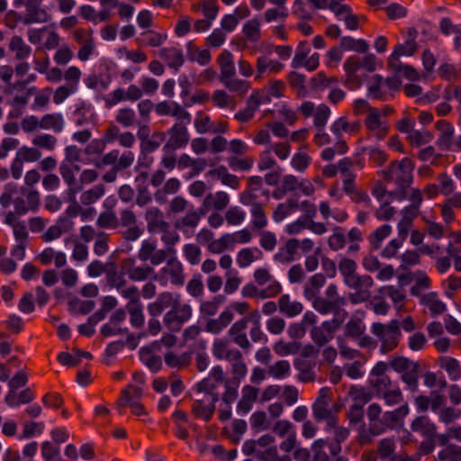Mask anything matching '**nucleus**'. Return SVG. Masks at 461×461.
I'll return each instance as SVG.
<instances>
[{"mask_svg":"<svg viewBox=\"0 0 461 461\" xmlns=\"http://www.w3.org/2000/svg\"><path fill=\"white\" fill-rule=\"evenodd\" d=\"M339 271L343 276L344 283L347 282L351 276H355L357 274L356 270L357 267V265L355 260L348 258H341V259L339 262Z\"/></svg>","mask_w":461,"mask_h":461,"instance_id":"nucleus-50","label":"nucleus"},{"mask_svg":"<svg viewBox=\"0 0 461 461\" xmlns=\"http://www.w3.org/2000/svg\"><path fill=\"white\" fill-rule=\"evenodd\" d=\"M390 367L401 375V380L405 384V390L415 393L419 390L420 366L406 357H393L389 361Z\"/></svg>","mask_w":461,"mask_h":461,"instance_id":"nucleus-4","label":"nucleus"},{"mask_svg":"<svg viewBox=\"0 0 461 461\" xmlns=\"http://www.w3.org/2000/svg\"><path fill=\"white\" fill-rule=\"evenodd\" d=\"M239 351L236 348L230 349L228 343L222 339H215L212 348V353L216 359H230V353Z\"/></svg>","mask_w":461,"mask_h":461,"instance_id":"nucleus-44","label":"nucleus"},{"mask_svg":"<svg viewBox=\"0 0 461 461\" xmlns=\"http://www.w3.org/2000/svg\"><path fill=\"white\" fill-rule=\"evenodd\" d=\"M12 203L18 216L24 215L38 209L40 194L37 190L19 186L16 183H7L0 195V204L3 208H8Z\"/></svg>","mask_w":461,"mask_h":461,"instance_id":"nucleus-1","label":"nucleus"},{"mask_svg":"<svg viewBox=\"0 0 461 461\" xmlns=\"http://www.w3.org/2000/svg\"><path fill=\"white\" fill-rule=\"evenodd\" d=\"M326 443L324 438H319L312 444V461H330L329 456L323 450L326 447Z\"/></svg>","mask_w":461,"mask_h":461,"instance_id":"nucleus-64","label":"nucleus"},{"mask_svg":"<svg viewBox=\"0 0 461 461\" xmlns=\"http://www.w3.org/2000/svg\"><path fill=\"white\" fill-rule=\"evenodd\" d=\"M192 307L187 304L175 306L164 315L163 322L165 326L172 332L179 331L183 325L192 317Z\"/></svg>","mask_w":461,"mask_h":461,"instance_id":"nucleus-8","label":"nucleus"},{"mask_svg":"<svg viewBox=\"0 0 461 461\" xmlns=\"http://www.w3.org/2000/svg\"><path fill=\"white\" fill-rule=\"evenodd\" d=\"M371 332L381 341V353L386 354L398 346L401 337L398 321L392 320L387 324L374 322L371 326Z\"/></svg>","mask_w":461,"mask_h":461,"instance_id":"nucleus-6","label":"nucleus"},{"mask_svg":"<svg viewBox=\"0 0 461 461\" xmlns=\"http://www.w3.org/2000/svg\"><path fill=\"white\" fill-rule=\"evenodd\" d=\"M284 65L277 60L267 59L266 57H259L257 60V77H259L267 70L271 72H279Z\"/></svg>","mask_w":461,"mask_h":461,"instance_id":"nucleus-41","label":"nucleus"},{"mask_svg":"<svg viewBox=\"0 0 461 461\" xmlns=\"http://www.w3.org/2000/svg\"><path fill=\"white\" fill-rule=\"evenodd\" d=\"M348 316V312L337 313L336 316H333L330 320L321 322V330H324L328 336L332 339L334 338V334L340 328Z\"/></svg>","mask_w":461,"mask_h":461,"instance_id":"nucleus-36","label":"nucleus"},{"mask_svg":"<svg viewBox=\"0 0 461 461\" xmlns=\"http://www.w3.org/2000/svg\"><path fill=\"white\" fill-rule=\"evenodd\" d=\"M249 310V303L246 302L230 303L216 319H210L206 322L205 330L212 334H219L233 320V311L243 314Z\"/></svg>","mask_w":461,"mask_h":461,"instance_id":"nucleus-7","label":"nucleus"},{"mask_svg":"<svg viewBox=\"0 0 461 461\" xmlns=\"http://www.w3.org/2000/svg\"><path fill=\"white\" fill-rule=\"evenodd\" d=\"M260 101L256 94H252L247 100V105L244 109L235 113V119L240 122H247L253 118L255 112L258 110Z\"/></svg>","mask_w":461,"mask_h":461,"instance_id":"nucleus-31","label":"nucleus"},{"mask_svg":"<svg viewBox=\"0 0 461 461\" xmlns=\"http://www.w3.org/2000/svg\"><path fill=\"white\" fill-rule=\"evenodd\" d=\"M339 46L343 51L353 50L358 53H364L368 49V43L365 40L354 39L349 36L342 37Z\"/></svg>","mask_w":461,"mask_h":461,"instance_id":"nucleus-34","label":"nucleus"},{"mask_svg":"<svg viewBox=\"0 0 461 461\" xmlns=\"http://www.w3.org/2000/svg\"><path fill=\"white\" fill-rule=\"evenodd\" d=\"M16 155L23 162H36L41 158V152L38 149L27 146L21 147Z\"/></svg>","mask_w":461,"mask_h":461,"instance_id":"nucleus-62","label":"nucleus"},{"mask_svg":"<svg viewBox=\"0 0 461 461\" xmlns=\"http://www.w3.org/2000/svg\"><path fill=\"white\" fill-rule=\"evenodd\" d=\"M416 33L417 31H408L407 38L404 42L396 45L393 53L389 57L388 62L390 65H394V61H399L400 57L411 56L416 51Z\"/></svg>","mask_w":461,"mask_h":461,"instance_id":"nucleus-15","label":"nucleus"},{"mask_svg":"<svg viewBox=\"0 0 461 461\" xmlns=\"http://www.w3.org/2000/svg\"><path fill=\"white\" fill-rule=\"evenodd\" d=\"M65 126L63 115L59 113H47L40 121V128L43 130H53L55 132H61Z\"/></svg>","mask_w":461,"mask_h":461,"instance_id":"nucleus-25","label":"nucleus"},{"mask_svg":"<svg viewBox=\"0 0 461 461\" xmlns=\"http://www.w3.org/2000/svg\"><path fill=\"white\" fill-rule=\"evenodd\" d=\"M366 330V326L358 318H351L344 327V336L347 338H360Z\"/></svg>","mask_w":461,"mask_h":461,"instance_id":"nucleus-38","label":"nucleus"},{"mask_svg":"<svg viewBox=\"0 0 461 461\" xmlns=\"http://www.w3.org/2000/svg\"><path fill=\"white\" fill-rule=\"evenodd\" d=\"M168 140L163 146V149L176 150L185 147L189 141V134L186 126L183 122L175 123L167 130Z\"/></svg>","mask_w":461,"mask_h":461,"instance_id":"nucleus-11","label":"nucleus"},{"mask_svg":"<svg viewBox=\"0 0 461 461\" xmlns=\"http://www.w3.org/2000/svg\"><path fill=\"white\" fill-rule=\"evenodd\" d=\"M254 251L257 252L259 256L262 255V252L258 248H245L241 249L238 252L236 261L240 267H247L254 261Z\"/></svg>","mask_w":461,"mask_h":461,"instance_id":"nucleus-52","label":"nucleus"},{"mask_svg":"<svg viewBox=\"0 0 461 461\" xmlns=\"http://www.w3.org/2000/svg\"><path fill=\"white\" fill-rule=\"evenodd\" d=\"M346 238L344 230L340 226H336L333 229V234L328 240L329 247L333 251H338L344 248Z\"/></svg>","mask_w":461,"mask_h":461,"instance_id":"nucleus-47","label":"nucleus"},{"mask_svg":"<svg viewBox=\"0 0 461 461\" xmlns=\"http://www.w3.org/2000/svg\"><path fill=\"white\" fill-rule=\"evenodd\" d=\"M249 9L246 5L238 6L233 14H226L221 19V29H234L240 21L247 18Z\"/></svg>","mask_w":461,"mask_h":461,"instance_id":"nucleus-24","label":"nucleus"},{"mask_svg":"<svg viewBox=\"0 0 461 461\" xmlns=\"http://www.w3.org/2000/svg\"><path fill=\"white\" fill-rule=\"evenodd\" d=\"M41 0H32L26 6V14L23 16V24L29 25L35 23H46L49 20L47 11L41 8Z\"/></svg>","mask_w":461,"mask_h":461,"instance_id":"nucleus-17","label":"nucleus"},{"mask_svg":"<svg viewBox=\"0 0 461 461\" xmlns=\"http://www.w3.org/2000/svg\"><path fill=\"white\" fill-rule=\"evenodd\" d=\"M122 270L134 282L145 281L150 275H153V280H158V275L151 267L137 266L136 260L131 258L122 260Z\"/></svg>","mask_w":461,"mask_h":461,"instance_id":"nucleus-13","label":"nucleus"},{"mask_svg":"<svg viewBox=\"0 0 461 461\" xmlns=\"http://www.w3.org/2000/svg\"><path fill=\"white\" fill-rule=\"evenodd\" d=\"M420 304L428 307L432 316L442 314L447 310L446 303L438 298L435 292L423 294L420 298Z\"/></svg>","mask_w":461,"mask_h":461,"instance_id":"nucleus-23","label":"nucleus"},{"mask_svg":"<svg viewBox=\"0 0 461 461\" xmlns=\"http://www.w3.org/2000/svg\"><path fill=\"white\" fill-rule=\"evenodd\" d=\"M345 285L356 291V294H351L350 300L353 303H358L369 299L371 295L369 289L373 286L374 282L368 275L359 276L356 274L345 282Z\"/></svg>","mask_w":461,"mask_h":461,"instance_id":"nucleus-9","label":"nucleus"},{"mask_svg":"<svg viewBox=\"0 0 461 461\" xmlns=\"http://www.w3.org/2000/svg\"><path fill=\"white\" fill-rule=\"evenodd\" d=\"M437 129L440 131L437 144L441 149H449L454 135V127L445 120H440L436 123Z\"/></svg>","mask_w":461,"mask_h":461,"instance_id":"nucleus-22","label":"nucleus"},{"mask_svg":"<svg viewBox=\"0 0 461 461\" xmlns=\"http://www.w3.org/2000/svg\"><path fill=\"white\" fill-rule=\"evenodd\" d=\"M347 304L345 297H337L334 299L323 298L321 296L316 297L312 302V307L321 315H328L332 313L336 316L337 313L348 312L344 306Z\"/></svg>","mask_w":461,"mask_h":461,"instance_id":"nucleus-12","label":"nucleus"},{"mask_svg":"<svg viewBox=\"0 0 461 461\" xmlns=\"http://www.w3.org/2000/svg\"><path fill=\"white\" fill-rule=\"evenodd\" d=\"M156 225L161 230L162 236L161 240L166 247H173L179 241V234L170 229L169 223L160 219L156 221Z\"/></svg>","mask_w":461,"mask_h":461,"instance_id":"nucleus-32","label":"nucleus"},{"mask_svg":"<svg viewBox=\"0 0 461 461\" xmlns=\"http://www.w3.org/2000/svg\"><path fill=\"white\" fill-rule=\"evenodd\" d=\"M377 398L383 399L387 406H394L403 402V394L399 387L389 389Z\"/></svg>","mask_w":461,"mask_h":461,"instance_id":"nucleus-57","label":"nucleus"},{"mask_svg":"<svg viewBox=\"0 0 461 461\" xmlns=\"http://www.w3.org/2000/svg\"><path fill=\"white\" fill-rule=\"evenodd\" d=\"M116 122L124 127H131L136 122V114L133 109L121 108L115 117Z\"/></svg>","mask_w":461,"mask_h":461,"instance_id":"nucleus-61","label":"nucleus"},{"mask_svg":"<svg viewBox=\"0 0 461 461\" xmlns=\"http://www.w3.org/2000/svg\"><path fill=\"white\" fill-rule=\"evenodd\" d=\"M140 359L153 374L158 373L162 368L160 357L154 355L152 349L149 347L140 349Z\"/></svg>","mask_w":461,"mask_h":461,"instance_id":"nucleus-27","label":"nucleus"},{"mask_svg":"<svg viewBox=\"0 0 461 461\" xmlns=\"http://www.w3.org/2000/svg\"><path fill=\"white\" fill-rule=\"evenodd\" d=\"M387 429L382 417L381 419L370 420L369 428L367 429L365 428V424L360 425V440L362 442L370 441L373 437L384 433Z\"/></svg>","mask_w":461,"mask_h":461,"instance_id":"nucleus-21","label":"nucleus"},{"mask_svg":"<svg viewBox=\"0 0 461 461\" xmlns=\"http://www.w3.org/2000/svg\"><path fill=\"white\" fill-rule=\"evenodd\" d=\"M91 32L92 31H74L73 33L75 41L82 45L77 53L78 59L82 61H86L95 49Z\"/></svg>","mask_w":461,"mask_h":461,"instance_id":"nucleus-16","label":"nucleus"},{"mask_svg":"<svg viewBox=\"0 0 461 461\" xmlns=\"http://www.w3.org/2000/svg\"><path fill=\"white\" fill-rule=\"evenodd\" d=\"M81 159V150L76 145H69L65 148V158L60 162L59 170L68 173V167L67 163L69 162H79Z\"/></svg>","mask_w":461,"mask_h":461,"instance_id":"nucleus-43","label":"nucleus"},{"mask_svg":"<svg viewBox=\"0 0 461 461\" xmlns=\"http://www.w3.org/2000/svg\"><path fill=\"white\" fill-rule=\"evenodd\" d=\"M438 457L441 461H461V447L450 444L438 452Z\"/></svg>","mask_w":461,"mask_h":461,"instance_id":"nucleus-54","label":"nucleus"},{"mask_svg":"<svg viewBox=\"0 0 461 461\" xmlns=\"http://www.w3.org/2000/svg\"><path fill=\"white\" fill-rule=\"evenodd\" d=\"M410 408L407 402H403L398 408L391 411H384L382 415L384 422L388 429H393L402 423L408 415Z\"/></svg>","mask_w":461,"mask_h":461,"instance_id":"nucleus-20","label":"nucleus"},{"mask_svg":"<svg viewBox=\"0 0 461 461\" xmlns=\"http://www.w3.org/2000/svg\"><path fill=\"white\" fill-rule=\"evenodd\" d=\"M67 167H68V173L66 174V172L62 170L59 171L68 188H69L70 199L73 200L74 194H78L82 190V185L75 176V175L79 172L80 166L78 162H69L67 163Z\"/></svg>","mask_w":461,"mask_h":461,"instance_id":"nucleus-18","label":"nucleus"},{"mask_svg":"<svg viewBox=\"0 0 461 461\" xmlns=\"http://www.w3.org/2000/svg\"><path fill=\"white\" fill-rule=\"evenodd\" d=\"M181 295L170 292H163L158 294L155 302L148 306V312L152 317L159 316L165 310L179 305Z\"/></svg>","mask_w":461,"mask_h":461,"instance_id":"nucleus-14","label":"nucleus"},{"mask_svg":"<svg viewBox=\"0 0 461 461\" xmlns=\"http://www.w3.org/2000/svg\"><path fill=\"white\" fill-rule=\"evenodd\" d=\"M300 348L301 344L297 341L285 343L282 340L276 342L273 347L274 351L280 357L297 354Z\"/></svg>","mask_w":461,"mask_h":461,"instance_id":"nucleus-46","label":"nucleus"},{"mask_svg":"<svg viewBox=\"0 0 461 461\" xmlns=\"http://www.w3.org/2000/svg\"><path fill=\"white\" fill-rule=\"evenodd\" d=\"M176 254V251L173 247H166L164 249H155L149 261L151 265L158 266L165 261H167V259L171 257H175Z\"/></svg>","mask_w":461,"mask_h":461,"instance_id":"nucleus-63","label":"nucleus"},{"mask_svg":"<svg viewBox=\"0 0 461 461\" xmlns=\"http://www.w3.org/2000/svg\"><path fill=\"white\" fill-rule=\"evenodd\" d=\"M413 164L408 158H402L400 162L393 161L387 168L382 170V176L386 182H395L401 194L398 197L402 201L406 196V189L411 185L413 177Z\"/></svg>","mask_w":461,"mask_h":461,"instance_id":"nucleus-3","label":"nucleus"},{"mask_svg":"<svg viewBox=\"0 0 461 461\" xmlns=\"http://www.w3.org/2000/svg\"><path fill=\"white\" fill-rule=\"evenodd\" d=\"M279 311L286 317L292 318L303 312V304L300 302H291L288 294H283L278 300Z\"/></svg>","mask_w":461,"mask_h":461,"instance_id":"nucleus-29","label":"nucleus"},{"mask_svg":"<svg viewBox=\"0 0 461 461\" xmlns=\"http://www.w3.org/2000/svg\"><path fill=\"white\" fill-rule=\"evenodd\" d=\"M412 431L420 433L425 438H432L437 436V426L428 416H419L411 424Z\"/></svg>","mask_w":461,"mask_h":461,"instance_id":"nucleus-19","label":"nucleus"},{"mask_svg":"<svg viewBox=\"0 0 461 461\" xmlns=\"http://www.w3.org/2000/svg\"><path fill=\"white\" fill-rule=\"evenodd\" d=\"M250 213L253 217L252 224L255 228L262 229L267 225V219L261 203H253Z\"/></svg>","mask_w":461,"mask_h":461,"instance_id":"nucleus-58","label":"nucleus"},{"mask_svg":"<svg viewBox=\"0 0 461 461\" xmlns=\"http://www.w3.org/2000/svg\"><path fill=\"white\" fill-rule=\"evenodd\" d=\"M338 84V78L335 77H328L324 73L319 72L315 77L312 79V86L317 90H322L327 87H334Z\"/></svg>","mask_w":461,"mask_h":461,"instance_id":"nucleus-55","label":"nucleus"},{"mask_svg":"<svg viewBox=\"0 0 461 461\" xmlns=\"http://www.w3.org/2000/svg\"><path fill=\"white\" fill-rule=\"evenodd\" d=\"M157 275V281L167 280V276H169L171 284L175 285L182 286L185 283L183 265L176 256L168 258L167 265Z\"/></svg>","mask_w":461,"mask_h":461,"instance_id":"nucleus-10","label":"nucleus"},{"mask_svg":"<svg viewBox=\"0 0 461 461\" xmlns=\"http://www.w3.org/2000/svg\"><path fill=\"white\" fill-rule=\"evenodd\" d=\"M290 363L287 360H279L268 367V374L275 379H282L290 374Z\"/></svg>","mask_w":461,"mask_h":461,"instance_id":"nucleus-49","label":"nucleus"},{"mask_svg":"<svg viewBox=\"0 0 461 461\" xmlns=\"http://www.w3.org/2000/svg\"><path fill=\"white\" fill-rule=\"evenodd\" d=\"M127 310L130 313V321L133 327L139 328L144 323V315L140 303H128Z\"/></svg>","mask_w":461,"mask_h":461,"instance_id":"nucleus-48","label":"nucleus"},{"mask_svg":"<svg viewBox=\"0 0 461 461\" xmlns=\"http://www.w3.org/2000/svg\"><path fill=\"white\" fill-rule=\"evenodd\" d=\"M167 39V34L158 33L155 31H144L138 41L143 45H149L152 47H158L163 44Z\"/></svg>","mask_w":461,"mask_h":461,"instance_id":"nucleus-40","label":"nucleus"},{"mask_svg":"<svg viewBox=\"0 0 461 461\" xmlns=\"http://www.w3.org/2000/svg\"><path fill=\"white\" fill-rule=\"evenodd\" d=\"M392 232V227L389 224H383L378 227L370 236L369 240L375 249L381 247L382 241Z\"/></svg>","mask_w":461,"mask_h":461,"instance_id":"nucleus-53","label":"nucleus"},{"mask_svg":"<svg viewBox=\"0 0 461 461\" xmlns=\"http://www.w3.org/2000/svg\"><path fill=\"white\" fill-rule=\"evenodd\" d=\"M348 11L343 12V14H335L339 20H343L348 29H357L365 26L366 17L365 15L354 14L352 9L348 5Z\"/></svg>","mask_w":461,"mask_h":461,"instance_id":"nucleus-35","label":"nucleus"},{"mask_svg":"<svg viewBox=\"0 0 461 461\" xmlns=\"http://www.w3.org/2000/svg\"><path fill=\"white\" fill-rule=\"evenodd\" d=\"M9 48L15 53L17 59H24L31 53V47L25 44L23 40L19 36H14L10 41Z\"/></svg>","mask_w":461,"mask_h":461,"instance_id":"nucleus-42","label":"nucleus"},{"mask_svg":"<svg viewBox=\"0 0 461 461\" xmlns=\"http://www.w3.org/2000/svg\"><path fill=\"white\" fill-rule=\"evenodd\" d=\"M240 384L239 381L230 379L224 382L225 392L221 398L224 403L230 405L236 400Z\"/></svg>","mask_w":461,"mask_h":461,"instance_id":"nucleus-56","label":"nucleus"},{"mask_svg":"<svg viewBox=\"0 0 461 461\" xmlns=\"http://www.w3.org/2000/svg\"><path fill=\"white\" fill-rule=\"evenodd\" d=\"M230 359L228 361L231 364V372L233 377L230 380H236L240 383L241 379H243L248 372L247 366L245 362L242 360V355L240 351H235L230 353Z\"/></svg>","mask_w":461,"mask_h":461,"instance_id":"nucleus-28","label":"nucleus"},{"mask_svg":"<svg viewBox=\"0 0 461 461\" xmlns=\"http://www.w3.org/2000/svg\"><path fill=\"white\" fill-rule=\"evenodd\" d=\"M104 193L105 186L103 184H98L83 192L80 196V201L84 205H90L98 201Z\"/></svg>","mask_w":461,"mask_h":461,"instance_id":"nucleus-39","label":"nucleus"},{"mask_svg":"<svg viewBox=\"0 0 461 461\" xmlns=\"http://www.w3.org/2000/svg\"><path fill=\"white\" fill-rule=\"evenodd\" d=\"M134 159L132 151L127 150L120 154L118 149H112L102 158L95 159V166L98 168L111 167V169L103 176V180L106 183H113L118 173L129 168Z\"/></svg>","mask_w":461,"mask_h":461,"instance_id":"nucleus-2","label":"nucleus"},{"mask_svg":"<svg viewBox=\"0 0 461 461\" xmlns=\"http://www.w3.org/2000/svg\"><path fill=\"white\" fill-rule=\"evenodd\" d=\"M93 115V106L85 101H81L76 104V108L72 113V120L77 126H82L90 121Z\"/></svg>","mask_w":461,"mask_h":461,"instance_id":"nucleus-26","label":"nucleus"},{"mask_svg":"<svg viewBox=\"0 0 461 461\" xmlns=\"http://www.w3.org/2000/svg\"><path fill=\"white\" fill-rule=\"evenodd\" d=\"M57 138L53 135L42 133L32 139V144L47 150H54L57 144Z\"/></svg>","mask_w":461,"mask_h":461,"instance_id":"nucleus-59","label":"nucleus"},{"mask_svg":"<svg viewBox=\"0 0 461 461\" xmlns=\"http://www.w3.org/2000/svg\"><path fill=\"white\" fill-rule=\"evenodd\" d=\"M275 437L265 434L258 439H247L244 441L241 450L246 456L254 455L258 461H271L276 454V446L274 445Z\"/></svg>","mask_w":461,"mask_h":461,"instance_id":"nucleus-5","label":"nucleus"},{"mask_svg":"<svg viewBox=\"0 0 461 461\" xmlns=\"http://www.w3.org/2000/svg\"><path fill=\"white\" fill-rule=\"evenodd\" d=\"M368 382L375 393V397H378L384 392L388 391L392 385V380L388 375L381 377H370Z\"/></svg>","mask_w":461,"mask_h":461,"instance_id":"nucleus-51","label":"nucleus"},{"mask_svg":"<svg viewBox=\"0 0 461 461\" xmlns=\"http://www.w3.org/2000/svg\"><path fill=\"white\" fill-rule=\"evenodd\" d=\"M215 406L211 404L206 398L195 400L192 404V412L198 418H202L208 422L213 416Z\"/></svg>","mask_w":461,"mask_h":461,"instance_id":"nucleus-30","label":"nucleus"},{"mask_svg":"<svg viewBox=\"0 0 461 461\" xmlns=\"http://www.w3.org/2000/svg\"><path fill=\"white\" fill-rule=\"evenodd\" d=\"M161 57L169 68L178 69L184 64V56L180 50L167 48L161 50Z\"/></svg>","mask_w":461,"mask_h":461,"instance_id":"nucleus-33","label":"nucleus"},{"mask_svg":"<svg viewBox=\"0 0 461 461\" xmlns=\"http://www.w3.org/2000/svg\"><path fill=\"white\" fill-rule=\"evenodd\" d=\"M41 455L46 461H62L59 447L53 446L50 441L41 444Z\"/></svg>","mask_w":461,"mask_h":461,"instance_id":"nucleus-60","label":"nucleus"},{"mask_svg":"<svg viewBox=\"0 0 461 461\" xmlns=\"http://www.w3.org/2000/svg\"><path fill=\"white\" fill-rule=\"evenodd\" d=\"M250 426L256 433H258L268 429L271 427V422L267 420L265 411H255L250 416Z\"/></svg>","mask_w":461,"mask_h":461,"instance_id":"nucleus-45","label":"nucleus"},{"mask_svg":"<svg viewBox=\"0 0 461 461\" xmlns=\"http://www.w3.org/2000/svg\"><path fill=\"white\" fill-rule=\"evenodd\" d=\"M165 140V132H156L151 139H147L140 144L141 155L145 156L157 150L161 143Z\"/></svg>","mask_w":461,"mask_h":461,"instance_id":"nucleus-37","label":"nucleus"}]
</instances>
